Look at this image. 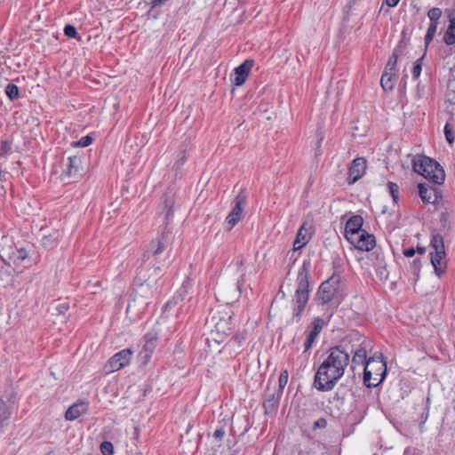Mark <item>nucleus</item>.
<instances>
[{
	"instance_id": "obj_34",
	"label": "nucleus",
	"mask_w": 455,
	"mask_h": 455,
	"mask_svg": "<svg viewBox=\"0 0 455 455\" xmlns=\"http://www.w3.org/2000/svg\"><path fill=\"white\" fill-rule=\"evenodd\" d=\"M422 60L423 56L421 58H419L414 63V66L412 68V76L414 79H417L420 76L422 69Z\"/></svg>"
},
{
	"instance_id": "obj_38",
	"label": "nucleus",
	"mask_w": 455,
	"mask_h": 455,
	"mask_svg": "<svg viewBox=\"0 0 455 455\" xmlns=\"http://www.w3.org/2000/svg\"><path fill=\"white\" fill-rule=\"evenodd\" d=\"M100 450L103 455H111L113 453V444L110 442H103L100 444Z\"/></svg>"
},
{
	"instance_id": "obj_30",
	"label": "nucleus",
	"mask_w": 455,
	"mask_h": 455,
	"mask_svg": "<svg viewBox=\"0 0 455 455\" xmlns=\"http://www.w3.org/2000/svg\"><path fill=\"white\" fill-rule=\"evenodd\" d=\"M438 23L430 22L429 27L427 28L426 36H425V44L427 45L432 39L434 38L436 30H437Z\"/></svg>"
},
{
	"instance_id": "obj_35",
	"label": "nucleus",
	"mask_w": 455,
	"mask_h": 455,
	"mask_svg": "<svg viewBox=\"0 0 455 455\" xmlns=\"http://www.w3.org/2000/svg\"><path fill=\"white\" fill-rule=\"evenodd\" d=\"M92 142V138L91 136L87 135V136L81 138L79 140L73 142L72 145L74 147L85 148V147H88L89 145H91Z\"/></svg>"
},
{
	"instance_id": "obj_3",
	"label": "nucleus",
	"mask_w": 455,
	"mask_h": 455,
	"mask_svg": "<svg viewBox=\"0 0 455 455\" xmlns=\"http://www.w3.org/2000/svg\"><path fill=\"white\" fill-rule=\"evenodd\" d=\"M228 271L233 275L231 280L220 283L215 291L217 299L227 304L237 300L241 295L246 272L243 259H236L233 261L228 266Z\"/></svg>"
},
{
	"instance_id": "obj_10",
	"label": "nucleus",
	"mask_w": 455,
	"mask_h": 455,
	"mask_svg": "<svg viewBox=\"0 0 455 455\" xmlns=\"http://www.w3.org/2000/svg\"><path fill=\"white\" fill-rule=\"evenodd\" d=\"M350 340L357 341V345H351L350 349L349 347H345L348 350V352H351L354 354V356L352 358V363L355 364H363L366 363L367 360V352H366V339L361 336L358 332L351 333L348 337Z\"/></svg>"
},
{
	"instance_id": "obj_37",
	"label": "nucleus",
	"mask_w": 455,
	"mask_h": 455,
	"mask_svg": "<svg viewBox=\"0 0 455 455\" xmlns=\"http://www.w3.org/2000/svg\"><path fill=\"white\" fill-rule=\"evenodd\" d=\"M288 371H283L279 376L278 384L281 390H283L288 383Z\"/></svg>"
},
{
	"instance_id": "obj_22",
	"label": "nucleus",
	"mask_w": 455,
	"mask_h": 455,
	"mask_svg": "<svg viewBox=\"0 0 455 455\" xmlns=\"http://www.w3.org/2000/svg\"><path fill=\"white\" fill-rule=\"evenodd\" d=\"M419 195L425 204H435L438 199L437 192L435 188L426 184H419Z\"/></svg>"
},
{
	"instance_id": "obj_36",
	"label": "nucleus",
	"mask_w": 455,
	"mask_h": 455,
	"mask_svg": "<svg viewBox=\"0 0 455 455\" xmlns=\"http://www.w3.org/2000/svg\"><path fill=\"white\" fill-rule=\"evenodd\" d=\"M100 287V283L99 281L92 282L89 281L86 284V290L92 294H95L99 291Z\"/></svg>"
},
{
	"instance_id": "obj_12",
	"label": "nucleus",
	"mask_w": 455,
	"mask_h": 455,
	"mask_svg": "<svg viewBox=\"0 0 455 455\" xmlns=\"http://www.w3.org/2000/svg\"><path fill=\"white\" fill-rule=\"evenodd\" d=\"M246 204V196L240 193L235 199V206L226 219L228 229H232L242 219L243 211Z\"/></svg>"
},
{
	"instance_id": "obj_5",
	"label": "nucleus",
	"mask_w": 455,
	"mask_h": 455,
	"mask_svg": "<svg viewBox=\"0 0 455 455\" xmlns=\"http://www.w3.org/2000/svg\"><path fill=\"white\" fill-rule=\"evenodd\" d=\"M387 372V364L381 359L371 357L367 360L363 371V383L368 387L379 385Z\"/></svg>"
},
{
	"instance_id": "obj_6",
	"label": "nucleus",
	"mask_w": 455,
	"mask_h": 455,
	"mask_svg": "<svg viewBox=\"0 0 455 455\" xmlns=\"http://www.w3.org/2000/svg\"><path fill=\"white\" fill-rule=\"evenodd\" d=\"M154 276L153 275H150L148 278H144V276H141V274L138 276L139 281H141V283L138 287V289L135 291V297L133 299V301H140L144 304L148 303V299L153 295L154 292V286L156 284L157 280L163 275V269L161 267H156L153 269Z\"/></svg>"
},
{
	"instance_id": "obj_17",
	"label": "nucleus",
	"mask_w": 455,
	"mask_h": 455,
	"mask_svg": "<svg viewBox=\"0 0 455 455\" xmlns=\"http://www.w3.org/2000/svg\"><path fill=\"white\" fill-rule=\"evenodd\" d=\"M366 160L363 157H356L351 163L348 169V183L353 184L364 174L366 171Z\"/></svg>"
},
{
	"instance_id": "obj_33",
	"label": "nucleus",
	"mask_w": 455,
	"mask_h": 455,
	"mask_svg": "<svg viewBox=\"0 0 455 455\" xmlns=\"http://www.w3.org/2000/svg\"><path fill=\"white\" fill-rule=\"evenodd\" d=\"M389 193L395 203H397L399 197V187L394 182L387 183Z\"/></svg>"
},
{
	"instance_id": "obj_26",
	"label": "nucleus",
	"mask_w": 455,
	"mask_h": 455,
	"mask_svg": "<svg viewBox=\"0 0 455 455\" xmlns=\"http://www.w3.org/2000/svg\"><path fill=\"white\" fill-rule=\"evenodd\" d=\"M450 24L443 36V41L447 45L455 44V12L450 17Z\"/></svg>"
},
{
	"instance_id": "obj_23",
	"label": "nucleus",
	"mask_w": 455,
	"mask_h": 455,
	"mask_svg": "<svg viewBox=\"0 0 455 455\" xmlns=\"http://www.w3.org/2000/svg\"><path fill=\"white\" fill-rule=\"evenodd\" d=\"M310 236L309 230L306 228V224H303L297 233L293 243V250L297 251L304 247L308 243Z\"/></svg>"
},
{
	"instance_id": "obj_27",
	"label": "nucleus",
	"mask_w": 455,
	"mask_h": 455,
	"mask_svg": "<svg viewBox=\"0 0 455 455\" xmlns=\"http://www.w3.org/2000/svg\"><path fill=\"white\" fill-rule=\"evenodd\" d=\"M155 341L153 339L147 340L143 346L142 350L140 353V357L143 360L144 363H147L155 349Z\"/></svg>"
},
{
	"instance_id": "obj_14",
	"label": "nucleus",
	"mask_w": 455,
	"mask_h": 455,
	"mask_svg": "<svg viewBox=\"0 0 455 455\" xmlns=\"http://www.w3.org/2000/svg\"><path fill=\"white\" fill-rule=\"evenodd\" d=\"M190 282L188 280L185 281L181 286V288L178 291L177 294L172 298V299L169 300L164 306V313L166 316L169 317L172 314L169 312L174 309V315H177L180 307L176 309V307L179 306V303L182 301L185 296L188 294V288L190 287Z\"/></svg>"
},
{
	"instance_id": "obj_24",
	"label": "nucleus",
	"mask_w": 455,
	"mask_h": 455,
	"mask_svg": "<svg viewBox=\"0 0 455 455\" xmlns=\"http://www.w3.org/2000/svg\"><path fill=\"white\" fill-rule=\"evenodd\" d=\"M12 415L10 406L0 398V433L4 432V427L8 425V420Z\"/></svg>"
},
{
	"instance_id": "obj_41",
	"label": "nucleus",
	"mask_w": 455,
	"mask_h": 455,
	"mask_svg": "<svg viewBox=\"0 0 455 455\" xmlns=\"http://www.w3.org/2000/svg\"><path fill=\"white\" fill-rule=\"evenodd\" d=\"M225 435V430L223 429V427H220V428H217L214 433H213V437L217 440V441H220L222 440V438L224 437Z\"/></svg>"
},
{
	"instance_id": "obj_46",
	"label": "nucleus",
	"mask_w": 455,
	"mask_h": 455,
	"mask_svg": "<svg viewBox=\"0 0 455 455\" xmlns=\"http://www.w3.org/2000/svg\"><path fill=\"white\" fill-rule=\"evenodd\" d=\"M68 308H69V307L66 303L60 305L61 313H63V314H65V312L68 311Z\"/></svg>"
},
{
	"instance_id": "obj_28",
	"label": "nucleus",
	"mask_w": 455,
	"mask_h": 455,
	"mask_svg": "<svg viewBox=\"0 0 455 455\" xmlns=\"http://www.w3.org/2000/svg\"><path fill=\"white\" fill-rule=\"evenodd\" d=\"M402 51L400 48H395L393 52L392 56L389 58L387 65L386 69L389 71H395V66L397 62V59L400 56Z\"/></svg>"
},
{
	"instance_id": "obj_44",
	"label": "nucleus",
	"mask_w": 455,
	"mask_h": 455,
	"mask_svg": "<svg viewBox=\"0 0 455 455\" xmlns=\"http://www.w3.org/2000/svg\"><path fill=\"white\" fill-rule=\"evenodd\" d=\"M400 0H386V4L389 6V7H395L398 4Z\"/></svg>"
},
{
	"instance_id": "obj_7",
	"label": "nucleus",
	"mask_w": 455,
	"mask_h": 455,
	"mask_svg": "<svg viewBox=\"0 0 455 455\" xmlns=\"http://www.w3.org/2000/svg\"><path fill=\"white\" fill-rule=\"evenodd\" d=\"M340 283V276L335 274L323 282L316 293L317 301L324 305L335 299L339 293Z\"/></svg>"
},
{
	"instance_id": "obj_25",
	"label": "nucleus",
	"mask_w": 455,
	"mask_h": 455,
	"mask_svg": "<svg viewBox=\"0 0 455 455\" xmlns=\"http://www.w3.org/2000/svg\"><path fill=\"white\" fill-rule=\"evenodd\" d=\"M396 76L395 71H389L385 68V72L383 73L380 84L385 91H391L395 84Z\"/></svg>"
},
{
	"instance_id": "obj_2",
	"label": "nucleus",
	"mask_w": 455,
	"mask_h": 455,
	"mask_svg": "<svg viewBox=\"0 0 455 455\" xmlns=\"http://www.w3.org/2000/svg\"><path fill=\"white\" fill-rule=\"evenodd\" d=\"M349 362L350 354L347 349L342 346L331 347L315 375V387L323 392L332 390L344 375Z\"/></svg>"
},
{
	"instance_id": "obj_45",
	"label": "nucleus",
	"mask_w": 455,
	"mask_h": 455,
	"mask_svg": "<svg viewBox=\"0 0 455 455\" xmlns=\"http://www.w3.org/2000/svg\"><path fill=\"white\" fill-rule=\"evenodd\" d=\"M326 425V421L323 419H321L315 422V426L318 427H324Z\"/></svg>"
},
{
	"instance_id": "obj_47",
	"label": "nucleus",
	"mask_w": 455,
	"mask_h": 455,
	"mask_svg": "<svg viewBox=\"0 0 455 455\" xmlns=\"http://www.w3.org/2000/svg\"><path fill=\"white\" fill-rule=\"evenodd\" d=\"M418 251H419V253L423 254L425 252V248L424 247H419L418 248Z\"/></svg>"
},
{
	"instance_id": "obj_32",
	"label": "nucleus",
	"mask_w": 455,
	"mask_h": 455,
	"mask_svg": "<svg viewBox=\"0 0 455 455\" xmlns=\"http://www.w3.org/2000/svg\"><path fill=\"white\" fill-rule=\"evenodd\" d=\"M442 16V10L437 7L431 8L427 12L430 22L438 23V20Z\"/></svg>"
},
{
	"instance_id": "obj_31",
	"label": "nucleus",
	"mask_w": 455,
	"mask_h": 455,
	"mask_svg": "<svg viewBox=\"0 0 455 455\" xmlns=\"http://www.w3.org/2000/svg\"><path fill=\"white\" fill-rule=\"evenodd\" d=\"M28 256V251L21 248L18 249L16 252H13L12 259L14 263H21L24 261Z\"/></svg>"
},
{
	"instance_id": "obj_18",
	"label": "nucleus",
	"mask_w": 455,
	"mask_h": 455,
	"mask_svg": "<svg viewBox=\"0 0 455 455\" xmlns=\"http://www.w3.org/2000/svg\"><path fill=\"white\" fill-rule=\"evenodd\" d=\"M348 242L355 246V248L365 251L372 250L376 245L374 236L367 232L355 236V240H350Z\"/></svg>"
},
{
	"instance_id": "obj_39",
	"label": "nucleus",
	"mask_w": 455,
	"mask_h": 455,
	"mask_svg": "<svg viewBox=\"0 0 455 455\" xmlns=\"http://www.w3.org/2000/svg\"><path fill=\"white\" fill-rule=\"evenodd\" d=\"M64 34L65 36H67L68 38H76V36H77V32H76V29L74 26L72 25H67L65 28H64Z\"/></svg>"
},
{
	"instance_id": "obj_16",
	"label": "nucleus",
	"mask_w": 455,
	"mask_h": 455,
	"mask_svg": "<svg viewBox=\"0 0 455 455\" xmlns=\"http://www.w3.org/2000/svg\"><path fill=\"white\" fill-rule=\"evenodd\" d=\"M363 220L361 216L355 215L351 217L345 228V237L347 241L355 240V237L366 232L362 229Z\"/></svg>"
},
{
	"instance_id": "obj_19",
	"label": "nucleus",
	"mask_w": 455,
	"mask_h": 455,
	"mask_svg": "<svg viewBox=\"0 0 455 455\" xmlns=\"http://www.w3.org/2000/svg\"><path fill=\"white\" fill-rule=\"evenodd\" d=\"M323 326V321L321 318H315L308 326V334L305 340V352L309 350L315 342L316 337L319 335Z\"/></svg>"
},
{
	"instance_id": "obj_11",
	"label": "nucleus",
	"mask_w": 455,
	"mask_h": 455,
	"mask_svg": "<svg viewBox=\"0 0 455 455\" xmlns=\"http://www.w3.org/2000/svg\"><path fill=\"white\" fill-rule=\"evenodd\" d=\"M132 352L126 348L113 355L106 364L107 372H114L128 365L132 359Z\"/></svg>"
},
{
	"instance_id": "obj_13",
	"label": "nucleus",
	"mask_w": 455,
	"mask_h": 455,
	"mask_svg": "<svg viewBox=\"0 0 455 455\" xmlns=\"http://www.w3.org/2000/svg\"><path fill=\"white\" fill-rule=\"evenodd\" d=\"M81 159L76 156H68V162L64 164V170L60 176V180L66 184L70 183L75 178L77 177Z\"/></svg>"
},
{
	"instance_id": "obj_9",
	"label": "nucleus",
	"mask_w": 455,
	"mask_h": 455,
	"mask_svg": "<svg viewBox=\"0 0 455 455\" xmlns=\"http://www.w3.org/2000/svg\"><path fill=\"white\" fill-rule=\"evenodd\" d=\"M298 287L296 290V307L294 309V315L299 317L303 312L309 297V283L307 274L299 272L298 275Z\"/></svg>"
},
{
	"instance_id": "obj_42",
	"label": "nucleus",
	"mask_w": 455,
	"mask_h": 455,
	"mask_svg": "<svg viewBox=\"0 0 455 455\" xmlns=\"http://www.w3.org/2000/svg\"><path fill=\"white\" fill-rule=\"evenodd\" d=\"M444 133H445V137H446V140H448V142L452 143L454 140V138L452 137L451 130L449 129V124L445 125Z\"/></svg>"
},
{
	"instance_id": "obj_21",
	"label": "nucleus",
	"mask_w": 455,
	"mask_h": 455,
	"mask_svg": "<svg viewBox=\"0 0 455 455\" xmlns=\"http://www.w3.org/2000/svg\"><path fill=\"white\" fill-rule=\"evenodd\" d=\"M253 61L246 60L243 63L235 68L234 84L241 86L246 81L249 72L252 68Z\"/></svg>"
},
{
	"instance_id": "obj_29",
	"label": "nucleus",
	"mask_w": 455,
	"mask_h": 455,
	"mask_svg": "<svg viewBox=\"0 0 455 455\" xmlns=\"http://www.w3.org/2000/svg\"><path fill=\"white\" fill-rule=\"evenodd\" d=\"M5 94L11 100H15L20 97L19 87L14 84H8L5 87Z\"/></svg>"
},
{
	"instance_id": "obj_40",
	"label": "nucleus",
	"mask_w": 455,
	"mask_h": 455,
	"mask_svg": "<svg viewBox=\"0 0 455 455\" xmlns=\"http://www.w3.org/2000/svg\"><path fill=\"white\" fill-rule=\"evenodd\" d=\"M451 90H455V65L451 68V76L448 83Z\"/></svg>"
},
{
	"instance_id": "obj_43",
	"label": "nucleus",
	"mask_w": 455,
	"mask_h": 455,
	"mask_svg": "<svg viewBox=\"0 0 455 455\" xmlns=\"http://www.w3.org/2000/svg\"><path fill=\"white\" fill-rule=\"evenodd\" d=\"M403 254H404V256L411 258V257L414 256L415 250L413 248H409L403 251Z\"/></svg>"
},
{
	"instance_id": "obj_8",
	"label": "nucleus",
	"mask_w": 455,
	"mask_h": 455,
	"mask_svg": "<svg viewBox=\"0 0 455 455\" xmlns=\"http://www.w3.org/2000/svg\"><path fill=\"white\" fill-rule=\"evenodd\" d=\"M431 263L435 268V272L437 275H440L444 272L446 267L445 261V251L443 237L439 235H435L431 240Z\"/></svg>"
},
{
	"instance_id": "obj_20",
	"label": "nucleus",
	"mask_w": 455,
	"mask_h": 455,
	"mask_svg": "<svg viewBox=\"0 0 455 455\" xmlns=\"http://www.w3.org/2000/svg\"><path fill=\"white\" fill-rule=\"evenodd\" d=\"M89 409V403L85 400L72 404L65 412L67 420H75L85 414Z\"/></svg>"
},
{
	"instance_id": "obj_1",
	"label": "nucleus",
	"mask_w": 455,
	"mask_h": 455,
	"mask_svg": "<svg viewBox=\"0 0 455 455\" xmlns=\"http://www.w3.org/2000/svg\"><path fill=\"white\" fill-rule=\"evenodd\" d=\"M231 314L226 309L218 308L211 313L207 323L211 328L210 337L207 339V355L214 358L220 355V360H228L237 354L240 341L237 339H231L223 346L226 337L231 331Z\"/></svg>"
},
{
	"instance_id": "obj_15",
	"label": "nucleus",
	"mask_w": 455,
	"mask_h": 455,
	"mask_svg": "<svg viewBox=\"0 0 455 455\" xmlns=\"http://www.w3.org/2000/svg\"><path fill=\"white\" fill-rule=\"evenodd\" d=\"M169 243L168 235L163 233L161 235L153 239L148 245L146 255L149 257H157L162 254Z\"/></svg>"
},
{
	"instance_id": "obj_4",
	"label": "nucleus",
	"mask_w": 455,
	"mask_h": 455,
	"mask_svg": "<svg viewBox=\"0 0 455 455\" xmlns=\"http://www.w3.org/2000/svg\"><path fill=\"white\" fill-rule=\"evenodd\" d=\"M412 168L415 172L435 184L444 181L445 174L441 165L434 159L426 156H415L412 160Z\"/></svg>"
}]
</instances>
